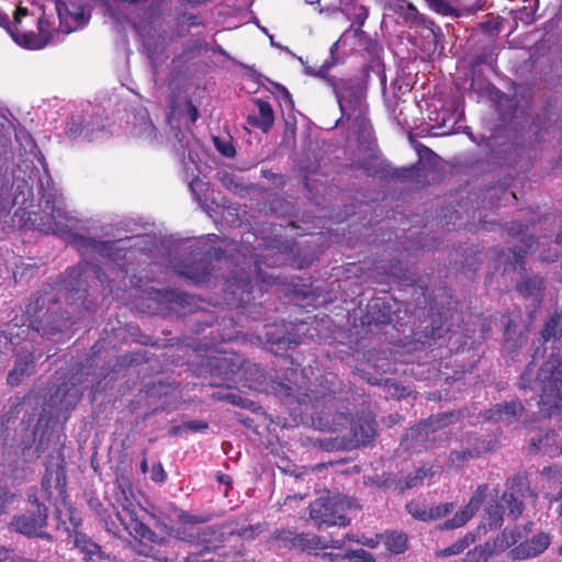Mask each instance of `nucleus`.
Here are the masks:
<instances>
[{
    "mask_svg": "<svg viewBox=\"0 0 562 562\" xmlns=\"http://www.w3.org/2000/svg\"><path fill=\"white\" fill-rule=\"evenodd\" d=\"M502 510L513 519L518 518L522 513V503L517 501L512 493H504L501 505H491L486 513L488 515L490 526L498 527L502 522Z\"/></svg>",
    "mask_w": 562,
    "mask_h": 562,
    "instance_id": "9",
    "label": "nucleus"
},
{
    "mask_svg": "<svg viewBox=\"0 0 562 562\" xmlns=\"http://www.w3.org/2000/svg\"><path fill=\"white\" fill-rule=\"evenodd\" d=\"M278 539L288 541L293 548L312 554H316L317 551L326 549L325 538L314 533L295 535L292 531H282L278 535Z\"/></svg>",
    "mask_w": 562,
    "mask_h": 562,
    "instance_id": "8",
    "label": "nucleus"
},
{
    "mask_svg": "<svg viewBox=\"0 0 562 562\" xmlns=\"http://www.w3.org/2000/svg\"><path fill=\"white\" fill-rule=\"evenodd\" d=\"M338 429H339L338 427H334L331 430L337 431Z\"/></svg>",
    "mask_w": 562,
    "mask_h": 562,
    "instance_id": "58",
    "label": "nucleus"
},
{
    "mask_svg": "<svg viewBox=\"0 0 562 562\" xmlns=\"http://www.w3.org/2000/svg\"><path fill=\"white\" fill-rule=\"evenodd\" d=\"M2 20L8 23V19L5 16L2 18Z\"/></svg>",
    "mask_w": 562,
    "mask_h": 562,
    "instance_id": "57",
    "label": "nucleus"
},
{
    "mask_svg": "<svg viewBox=\"0 0 562 562\" xmlns=\"http://www.w3.org/2000/svg\"><path fill=\"white\" fill-rule=\"evenodd\" d=\"M183 19H184V22L189 25H198L199 24L195 15H192V14L184 15Z\"/></svg>",
    "mask_w": 562,
    "mask_h": 562,
    "instance_id": "42",
    "label": "nucleus"
},
{
    "mask_svg": "<svg viewBox=\"0 0 562 562\" xmlns=\"http://www.w3.org/2000/svg\"><path fill=\"white\" fill-rule=\"evenodd\" d=\"M341 418H342L346 423H348V417H347V416H341Z\"/></svg>",
    "mask_w": 562,
    "mask_h": 562,
    "instance_id": "56",
    "label": "nucleus"
},
{
    "mask_svg": "<svg viewBox=\"0 0 562 562\" xmlns=\"http://www.w3.org/2000/svg\"><path fill=\"white\" fill-rule=\"evenodd\" d=\"M453 508V505L451 503L437 506L434 508H430L429 510L419 507L418 505L409 504L407 505V509L409 514L419 520L427 521V520H434L441 518L446 516L448 513H450Z\"/></svg>",
    "mask_w": 562,
    "mask_h": 562,
    "instance_id": "13",
    "label": "nucleus"
},
{
    "mask_svg": "<svg viewBox=\"0 0 562 562\" xmlns=\"http://www.w3.org/2000/svg\"><path fill=\"white\" fill-rule=\"evenodd\" d=\"M123 525L125 526L126 531L136 539L139 540H150L154 536V532L140 520L131 517L128 521L122 519Z\"/></svg>",
    "mask_w": 562,
    "mask_h": 562,
    "instance_id": "18",
    "label": "nucleus"
},
{
    "mask_svg": "<svg viewBox=\"0 0 562 562\" xmlns=\"http://www.w3.org/2000/svg\"><path fill=\"white\" fill-rule=\"evenodd\" d=\"M24 374V369H21L19 370L18 368H15L14 370H12L9 375H8V382L11 384V385H16L20 380H21V376Z\"/></svg>",
    "mask_w": 562,
    "mask_h": 562,
    "instance_id": "31",
    "label": "nucleus"
},
{
    "mask_svg": "<svg viewBox=\"0 0 562 562\" xmlns=\"http://www.w3.org/2000/svg\"><path fill=\"white\" fill-rule=\"evenodd\" d=\"M339 48V41L335 42L330 47V60L328 63H335V65L338 63V59L336 57V54Z\"/></svg>",
    "mask_w": 562,
    "mask_h": 562,
    "instance_id": "40",
    "label": "nucleus"
},
{
    "mask_svg": "<svg viewBox=\"0 0 562 562\" xmlns=\"http://www.w3.org/2000/svg\"><path fill=\"white\" fill-rule=\"evenodd\" d=\"M475 542V535L473 532H468L462 538L458 539L451 546L438 551L436 553L437 557L447 558L453 557L462 553L465 549H468L472 543Z\"/></svg>",
    "mask_w": 562,
    "mask_h": 562,
    "instance_id": "16",
    "label": "nucleus"
},
{
    "mask_svg": "<svg viewBox=\"0 0 562 562\" xmlns=\"http://www.w3.org/2000/svg\"><path fill=\"white\" fill-rule=\"evenodd\" d=\"M19 557L11 555L7 550L0 548V562H15Z\"/></svg>",
    "mask_w": 562,
    "mask_h": 562,
    "instance_id": "39",
    "label": "nucleus"
},
{
    "mask_svg": "<svg viewBox=\"0 0 562 562\" xmlns=\"http://www.w3.org/2000/svg\"><path fill=\"white\" fill-rule=\"evenodd\" d=\"M562 331L560 316H552L544 325L541 331V338L543 341H548L552 338H557Z\"/></svg>",
    "mask_w": 562,
    "mask_h": 562,
    "instance_id": "21",
    "label": "nucleus"
},
{
    "mask_svg": "<svg viewBox=\"0 0 562 562\" xmlns=\"http://www.w3.org/2000/svg\"><path fill=\"white\" fill-rule=\"evenodd\" d=\"M186 276H187L188 278H190L193 282H195V283H201V282L206 281V278H207V276H209V272H206V271H204V270H203V271H201V272H193V271H190V270H189V271H187V272H186Z\"/></svg>",
    "mask_w": 562,
    "mask_h": 562,
    "instance_id": "30",
    "label": "nucleus"
},
{
    "mask_svg": "<svg viewBox=\"0 0 562 562\" xmlns=\"http://www.w3.org/2000/svg\"><path fill=\"white\" fill-rule=\"evenodd\" d=\"M337 97L342 117L352 122L362 132L369 133V123L366 119L367 104L363 90L347 81L331 82Z\"/></svg>",
    "mask_w": 562,
    "mask_h": 562,
    "instance_id": "2",
    "label": "nucleus"
},
{
    "mask_svg": "<svg viewBox=\"0 0 562 562\" xmlns=\"http://www.w3.org/2000/svg\"><path fill=\"white\" fill-rule=\"evenodd\" d=\"M345 506H349V502L333 503L317 499L311 505L310 516L318 527L322 525L347 526L349 519L342 514Z\"/></svg>",
    "mask_w": 562,
    "mask_h": 562,
    "instance_id": "5",
    "label": "nucleus"
},
{
    "mask_svg": "<svg viewBox=\"0 0 562 562\" xmlns=\"http://www.w3.org/2000/svg\"><path fill=\"white\" fill-rule=\"evenodd\" d=\"M35 509L32 513L18 516L12 521V527L20 533L26 536H43L38 531L45 526L47 519V509L44 505L34 499Z\"/></svg>",
    "mask_w": 562,
    "mask_h": 562,
    "instance_id": "6",
    "label": "nucleus"
},
{
    "mask_svg": "<svg viewBox=\"0 0 562 562\" xmlns=\"http://www.w3.org/2000/svg\"><path fill=\"white\" fill-rule=\"evenodd\" d=\"M520 403L512 402L497 404L488 411V418L495 422L510 424L521 413Z\"/></svg>",
    "mask_w": 562,
    "mask_h": 562,
    "instance_id": "12",
    "label": "nucleus"
},
{
    "mask_svg": "<svg viewBox=\"0 0 562 562\" xmlns=\"http://www.w3.org/2000/svg\"><path fill=\"white\" fill-rule=\"evenodd\" d=\"M142 136L148 140L154 142L157 139V131L154 124L148 119H143Z\"/></svg>",
    "mask_w": 562,
    "mask_h": 562,
    "instance_id": "26",
    "label": "nucleus"
},
{
    "mask_svg": "<svg viewBox=\"0 0 562 562\" xmlns=\"http://www.w3.org/2000/svg\"><path fill=\"white\" fill-rule=\"evenodd\" d=\"M541 386L539 406L544 416L551 417L555 412L562 411V367L553 362H546L538 374Z\"/></svg>",
    "mask_w": 562,
    "mask_h": 562,
    "instance_id": "3",
    "label": "nucleus"
},
{
    "mask_svg": "<svg viewBox=\"0 0 562 562\" xmlns=\"http://www.w3.org/2000/svg\"><path fill=\"white\" fill-rule=\"evenodd\" d=\"M520 233H522V231L516 232V231H514V228H510V234H513V235H518Z\"/></svg>",
    "mask_w": 562,
    "mask_h": 562,
    "instance_id": "52",
    "label": "nucleus"
},
{
    "mask_svg": "<svg viewBox=\"0 0 562 562\" xmlns=\"http://www.w3.org/2000/svg\"><path fill=\"white\" fill-rule=\"evenodd\" d=\"M492 550L488 543L476 546L473 550L469 551L462 560L458 562H487Z\"/></svg>",
    "mask_w": 562,
    "mask_h": 562,
    "instance_id": "19",
    "label": "nucleus"
},
{
    "mask_svg": "<svg viewBox=\"0 0 562 562\" xmlns=\"http://www.w3.org/2000/svg\"><path fill=\"white\" fill-rule=\"evenodd\" d=\"M353 35L355 37L362 38L366 36V32L362 31L361 27L359 26L358 29L355 30Z\"/></svg>",
    "mask_w": 562,
    "mask_h": 562,
    "instance_id": "46",
    "label": "nucleus"
},
{
    "mask_svg": "<svg viewBox=\"0 0 562 562\" xmlns=\"http://www.w3.org/2000/svg\"><path fill=\"white\" fill-rule=\"evenodd\" d=\"M179 518H180V520H181V521H183V522H186V524H200V522H202V521H203V520H202V519H200L199 517H196V516H191V515H189V514H187V513H184V512H181V513L179 514Z\"/></svg>",
    "mask_w": 562,
    "mask_h": 562,
    "instance_id": "34",
    "label": "nucleus"
},
{
    "mask_svg": "<svg viewBox=\"0 0 562 562\" xmlns=\"http://www.w3.org/2000/svg\"><path fill=\"white\" fill-rule=\"evenodd\" d=\"M81 243H82V244H83V243H87V244H89V245H90V244H93V247H97L95 241H92V240L81 239Z\"/></svg>",
    "mask_w": 562,
    "mask_h": 562,
    "instance_id": "49",
    "label": "nucleus"
},
{
    "mask_svg": "<svg viewBox=\"0 0 562 562\" xmlns=\"http://www.w3.org/2000/svg\"><path fill=\"white\" fill-rule=\"evenodd\" d=\"M551 542L548 533H538L530 540L521 543L517 549V557L519 558H533L547 550Z\"/></svg>",
    "mask_w": 562,
    "mask_h": 562,
    "instance_id": "11",
    "label": "nucleus"
},
{
    "mask_svg": "<svg viewBox=\"0 0 562 562\" xmlns=\"http://www.w3.org/2000/svg\"><path fill=\"white\" fill-rule=\"evenodd\" d=\"M211 535L212 536L215 535L214 528L213 527L205 528L203 530V536H204L203 541H211L212 540V538L210 537Z\"/></svg>",
    "mask_w": 562,
    "mask_h": 562,
    "instance_id": "41",
    "label": "nucleus"
},
{
    "mask_svg": "<svg viewBox=\"0 0 562 562\" xmlns=\"http://www.w3.org/2000/svg\"><path fill=\"white\" fill-rule=\"evenodd\" d=\"M12 495L5 491H0V515L4 512L8 503L11 501Z\"/></svg>",
    "mask_w": 562,
    "mask_h": 562,
    "instance_id": "37",
    "label": "nucleus"
},
{
    "mask_svg": "<svg viewBox=\"0 0 562 562\" xmlns=\"http://www.w3.org/2000/svg\"><path fill=\"white\" fill-rule=\"evenodd\" d=\"M527 374H528L527 372L524 374V376H522V381H526V380H527ZM522 386H524V387H526L525 382H522Z\"/></svg>",
    "mask_w": 562,
    "mask_h": 562,
    "instance_id": "54",
    "label": "nucleus"
},
{
    "mask_svg": "<svg viewBox=\"0 0 562 562\" xmlns=\"http://www.w3.org/2000/svg\"><path fill=\"white\" fill-rule=\"evenodd\" d=\"M47 210L49 211L48 218L46 221L43 218V222L38 224L43 232L66 236L77 227L76 217L67 213L61 200H56L54 202L47 200L44 212Z\"/></svg>",
    "mask_w": 562,
    "mask_h": 562,
    "instance_id": "4",
    "label": "nucleus"
},
{
    "mask_svg": "<svg viewBox=\"0 0 562 562\" xmlns=\"http://www.w3.org/2000/svg\"><path fill=\"white\" fill-rule=\"evenodd\" d=\"M257 113L248 115V123L263 132H268L274 122V114L269 102L261 99L255 101Z\"/></svg>",
    "mask_w": 562,
    "mask_h": 562,
    "instance_id": "10",
    "label": "nucleus"
},
{
    "mask_svg": "<svg viewBox=\"0 0 562 562\" xmlns=\"http://www.w3.org/2000/svg\"><path fill=\"white\" fill-rule=\"evenodd\" d=\"M380 538L391 553L401 554L407 549V538L402 532H386Z\"/></svg>",
    "mask_w": 562,
    "mask_h": 562,
    "instance_id": "15",
    "label": "nucleus"
},
{
    "mask_svg": "<svg viewBox=\"0 0 562 562\" xmlns=\"http://www.w3.org/2000/svg\"><path fill=\"white\" fill-rule=\"evenodd\" d=\"M224 533H225V532H224V531H222V532L220 533V536H218V537H214V539H215V540H221V539H222V537L224 536Z\"/></svg>",
    "mask_w": 562,
    "mask_h": 562,
    "instance_id": "55",
    "label": "nucleus"
},
{
    "mask_svg": "<svg viewBox=\"0 0 562 562\" xmlns=\"http://www.w3.org/2000/svg\"><path fill=\"white\" fill-rule=\"evenodd\" d=\"M284 93H285V98H286L290 102H292L290 93H289L286 90L284 91Z\"/></svg>",
    "mask_w": 562,
    "mask_h": 562,
    "instance_id": "53",
    "label": "nucleus"
},
{
    "mask_svg": "<svg viewBox=\"0 0 562 562\" xmlns=\"http://www.w3.org/2000/svg\"><path fill=\"white\" fill-rule=\"evenodd\" d=\"M543 289V280L539 277H533L518 286V291L524 295L538 296Z\"/></svg>",
    "mask_w": 562,
    "mask_h": 562,
    "instance_id": "20",
    "label": "nucleus"
},
{
    "mask_svg": "<svg viewBox=\"0 0 562 562\" xmlns=\"http://www.w3.org/2000/svg\"><path fill=\"white\" fill-rule=\"evenodd\" d=\"M74 546L86 555L87 560H93L94 557L101 555L100 547L83 533H76L74 536Z\"/></svg>",
    "mask_w": 562,
    "mask_h": 562,
    "instance_id": "17",
    "label": "nucleus"
},
{
    "mask_svg": "<svg viewBox=\"0 0 562 562\" xmlns=\"http://www.w3.org/2000/svg\"><path fill=\"white\" fill-rule=\"evenodd\" d=\"M345 543H346L345 539H326L325 538L326 549H328V548L341 549L345 546Z\"/></svg>",
    "mask_w": 562,
    "mask_h": 562,
    "instance_id": "35",
    "label": "nucleus"
},
{
    "mask_svg": "<svg viewBox=\"0 0 562 562\" xmlns=\"http://www.w3.org/2000/svg\"><path fill=\"white\" fill-rule=\"evenodd\" d=\"M236 533L241 538L252 539L256 536V528H254V527L241 528Z\"/></svg>",
    "mask_w": 562,
    "mask_h": 562,
    "instance_id": "36",
    "label": "nucleus"
},
{
    "mask_svg": "<svg viewBox=\"0 0 562 562\" xmlns=\"http://www.w3.org/2000/svg\"><path fill=\"white\" fill-rule=\"evenodd\" d=\"M150 477L155 482H162L166 479V473L161 464L153 465Z\"/></svg>",
    "mask_w": 562,
    "mask_h": 562,
    "instance_id": "29",
    "label": "nucleus"
},
{
    "mask_svg": "<svg viewBox=\"0 0 562 562\" xmlns=\"http://www.w3.org/2000/svg\"><path fill=\"white\" fill-rule=\"evenodd\" d=\"M428 2L439 13L447 14L451 11V7L445 0H428Z\"/></svg>",
    "mask_w": 562,
    "mask_h": 562,
    "instance_id": "28",
    "label": "nucleus"
},
{
    "mask_svg": "<svg viewBox=\"0 0 562 562\" xmlns=\"http://www.w3.org/2000/svg\"><path fill=\"white\" fill-rule=\"evenodd\" d=\"M71 272H72V273L78 272V273L80 274V273H81V268H80V267L72 268Z\"/></svg>",
    "mask_w": 562,
    "mask_h": 562,
    "instance_id": "50",
    "label": "nucleus"
},
{
    "mask_svg": "<svg viewBox=\"0 0 562 562\" xmlns=\"http://www.w3.org/2000/svg\"><path fill=\"white\" fill-rule=\"evenodd\" d=\"M342 554H335V553H331V552H325L323 554V558L324 559H328L330 561H335L337 559H341Z\"/></svg>",
    "mask_w": 562,
    "mask_h": 562,
    "instance_id": "43",
    "label": "nucleus"
},
{
    "mask_svg": "<svg viewBox=\"0 0 562 562\" xmlns=\"http://www.w3.org/2000/svg\"><path fill=\"white\" fill-rule=\"evenodd\" d=\"M341 559H355V562H375L374 557L363 549L348 550L342 554Z\"/></svg>",
    "mask_w": 562,
    "mask_h": 562,
    "instance_id": "22",
    "label": "nucleus"
},
{
    "mask_svg": "<svg viewBox=\"0 0 562 562\" xmlns=\"http://www.w3.org/2000/svg\"><path fill=\"white\" fill-rule=\"evenodd\" d=\"M184 429L191 430V431H199L206 428V424L196 423V422H189L184 424Z\"/></svg>",
    "mask_w": 562,
    "mask_h": 562,
    "instance_id": "38",
    "label": "nucleus"
},
{
    "mask_svg": "<svg viewBox=\"0 0 562 562\" xmlns=\"http://www.w3.org/2000/svg\"><path fill=\"white\" fill-rule=\"evenodd\" d=\"M92 0H43L32 12L19 7L14 25L8 32L16 44L42 49L55 43L60 33L69 34L88 23Z\"/></svg>",
    "mask_w": 562,
    "mask_h": 562,
    "instance_id": "1",
    "label": "nucleus"
},
{
    "mask_svg": "<svg viewBox=\"0 0 562 562\" xmlns=\"http://www.w3.org/2000/svg\"><path fill=\"white\" fill-rule=\"evenodd\" d=\"M555 241H557L558 244H562V232H561L560 234H558V235H557V237H555Z\"/></svg>",
    "mask_w": 562,
    "mask_h": 562,
    "instance_id": "48",
    "label": "nucleus"
},
{
    "mask_svg": "<svg viewBox=\"0 0 562 562\" xmlns=\"http://www.w3.org/2000/svg\"><path fill=\"white\" fill-rule=\"evenodd\" d=\"M353 440L356 445H366L370 442L374 435L375 428L373 420L366 419L353 425Z\"/></svg>",
    "mask_w": 562,
    "mask_h": 562,
    "instance_id": "14",
    "label": "nucleus"
},
{
    "mask_svg": "<svg viewBox=\"0 0 562 562\" xmlns=\"http://www.w3.org/2000/svg\"><path fill=\"white\" fill-rule=\"evenodd\" d=\"M333 66H335V63H328V60H325L322 64V66H319L317 69L313 68L312 66L305 65L304 70L306 75L327 79L331 83L334 81L327 78V72Z\"/></svg>",
    "mask_w": 562,
    "mask_h": 562,
    "instance_id": "23",
    "label": "nucleus"
},
{
    "mask_svg": "<svg viewBox=\"0 0 562 562\" xmlns=\"http://www.w3.org/2000/svg\"><path fill=\"white\" fill-rule=\"evenodd\" d=\"M446 425H448L447 416L434 417V418H430L428 422H425L424 424H422L418 427L417 431L425 432L427 435L429 431H435L436 429L443 427Z\"/></svg>",
    "mask_w": 562,
    "mask_h": 562,
    "instance_id": "24",
    "label": "nucleus"
},
{
    "mask_svg": "<svg viewBox=\"0 0 562 562\" xmlns=\"http://www.w3.org/2000/svg\"><path fill=\"white\" fill-rule=\"evenodd\" d=\"M215 144L217 149L222 151L223 155L227 157L234 156L235 149L232 145H221L218 138H215Z\"/></svg>",
    "mask_w": 562,
    "mask_h": 562,
    "instance_id": "33",
    "label": "nucleus"
},
{
    "mask_svg": "<svg viewBox=\"0 0 562 562\" xmlns=\"http://www.w3.org/2000/svg\"><path fill=\"white\" fill-rule=\"evenodd\" d=\"M140 470L143 473H146L148 471V463L146 459H143V461L140 462Z\"/></svg>",
    "mask_w": 562,
    "mask_h": 562,
    "instance_id": "47",
    "label": "nucleus"
},
{
    "mask_svg": "<svg viewBox=\"0 0 562 562\" xmlns=\"http://www.w3.org/2000/svg\"><path fill=\"white\" fill-rule=\"evenodd\" d=\"M220 482L222 483H228V477L220 476Z\"/></svg>",
    "mask_w": 562,
    "mask_h": 562,
    "instance_id": "51",
    "label": "nucleus"
},
{
    "mask_svg": "<svg viewBox=\"0 0 562 562\" xmlns=\"http://www.w3.org/2000/svg\"><path fill=\"white\" fill-rule=\"evenodd\" d=\"M198 116H199V112H198L196 108L191 105L190 106V119H191V121L195 122L198 120Z\"/></svg>",
    "mask_w": 562,
    "mask_h": 562,
    "instance_id": "44",
    "label": "nucleus"
},
{
    "mask_svg": "<svg viewBox=\"0 0 562 562\" xmlns=\"http://www.w3.org/2000/svg\"><path fill=\"white\" fill-rule=\"evenodd\" d=\"M184 1L190 4H193V5H201V4H205L210 0H184Z\"/></svg>",
    "mask_w": 562,
    "mask_h": 562,
    "instance_id": "45",
    "label": "nucleus"
},
{
    "mask_svg": "<svg viewBox=\"0 0 562 562\" xmlns=\"http://www.w3.org/2000/svg\"><path fill=\"white\" fill-rule=\"evenodd\" d=\"M380 537L381 535H378L375 538H362L358 539L357 542L369 548H375L379 544V542H382Z\"/></svg>",
    "mask_w": 562,
    "mask_h": 562,
    "instance_id": "32",
    "label": "nucleus"
},
{
    "mask_svg": "<svg viewBox=\"0 0 562 562\" xmlns=\"http://www.w3.org/2000/svg\"><path fill=\"white\" fill-rule=\"evenodd\" d=\"M368 18V10L363 5H355L352 8L351 19L353 23L362 26Z\"/></svg>",
    "mask_w": 562,
    "mask_h": 562,
    "instance_id": "27",
    "label": "nucleus"
},
{
    "mask_svg": "<svg viewBox=\"0 0 562 562\" xmlns=\"http://www.w3.org/2000/svg\"><path fill=\"white\" fill-rule=\"evenodd\" d=\"M432 468H420L416 471V474L412 477H408L406 482V488L414 487L418 485L419 482H422L427 475H432Z\"/></svg>",
    "mask_w": 562,
    "mask_h": 562,
    "instance_id": "25",
    "label": "nucleus"
},
{
    "mask_svg": "<svg viewBox=\"0 0 562 562\" xmlns=\"http://www.w3.org/2000/svg\"><path fill=\"white\" fill-rule=\"evenodd\" d=\"M486 488V485H480L473 493L468 505L463 509L459 510L451 519L445 521L441 528L454 529L464 526L481 508Z\"/></svg>",
    "mask_w": 562,
    "mask_h": 562,
    "instance_id": "7",
    "label": "nucleus"
}]
</instances>
